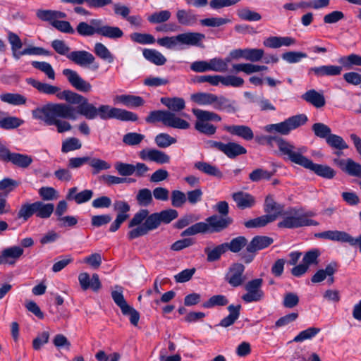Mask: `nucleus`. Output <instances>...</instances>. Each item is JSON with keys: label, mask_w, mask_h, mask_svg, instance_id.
Returning a JSON list of instances; mask_svg holds the SVG:
<instances>
[{"label": "nucleus", "mask_w": 361, "mask_h": 361, "mask_svg": "<svg viewBox=\"0 0 361 361\" xmlns=\"http://www.w3.org/2000/svg\"><path fill=\"white\" fill-rule=\"evenodd\" d=\"M59 99L64 103H48L32 111L35 119L43 121L47 126H55L59 133L69 131L72 128L71 123L64 119L75 120L76 110L71 104L78 105L77 112L85 117L89 106L88 99L82 95L71 90H63L57 94Z\"/></svg>", "instance_id": "1"}, {"label": "nucleus", "mask_w": 361, "mask_h": 361, "mask_svg": "<svg viewBox=\"0 0 361 361\" xmlns=\"http://www.w3.org/2000/svg\"><path fill=\"white\" fill-rule=\"evenodd\" d=\"M178 213L176 209H168L149 214L147 209L136 212L129 222L128 227L132 228L128 233L129 240L147 235L149 231L159 228L161 224H168L176 219Z\"/></svg>", "instance_id": "2"}, {"label": "nucleus", "mask_w": 361, "mask_h": 361, "mask_svg": "<svg viewBox=\"0 0 361 361\" xmlns=\"http://www.w3.org/2000/svg\"><path fill=\"white\" fill-rule=\"evenodd\" d=\"M78 34L82 37H91L97 34L110 39H118L123 36V32L116 26L104 25L101 19H92L90 23L80 22L76 28Z\"/></svg>", "instance_id": "3"}, {"label": "nucleus", "mask_w": 361, "mask_h": 361, "mask_svg": "<svg viewBox=\"0 0 361 361\" xmlns=\"http://www.w3.org/2000/svg\"><path fill=\"white\" fill-rule=\"evenodd\" d=\"M85 113V117L88 120H93L97 116H99L102 120L110 118H116L122 121H137L138 120V116L135 113L104 104L97 108L93 104L90 103Z\"/></svg>", "instance_id": "4"}, {"label": "nucleus", "mask_w": 361, "mask_h": 361, "mask_svg": "<svg viewBox=\"0 0 361 361\" xmlns=\"http://www.w3.org/2000/svg\"><path fill=\"white\" fill-rule=\"evenodd\" d=\"M282 216L283 220L278 223L279 228L293 229L319 224L318 221L310 219L316 216L314 212H304L301 207H289Z\"/></svg>", "instance_id": "5"}, {"label": "nucleus", "mask_w": 361, "mask_h": 361, "mask_svg": "<svg viewBox=\"0 0 361 361\" xmlns=\"http://www.w3.org/2000/svg\"><path fill=\"white\" fill-rule=\"evenodd\" d=\"M205 39V35L200 32H187L172 37H164L157 39L159 45L168 49L175 48L182 49L183 46L202 47V42Z\"/></svg>", "instance_id": "6"}, {"label": "nucleus", "mask_w": 361, "mask_h": 361, "mask_svg": "<svg viewBox=\"0 0 361 361\" xmlns=\"http://www.w3.org/2000/svg\"><path fill=\"white\" fill-rule=\"evenodd\" d=\"M145 120L147 123L161 122L165 126L181 130H186L190 127V124L187 121L166 110L152 111Z\"/></svg>", "instance_id": "7"}, {"label": "nucleus", "mask_w": 361, "mask_h": 361, "mask_svg": "<svg viewBox=\"0 0 361 361\" xmlns=\"http://www.w3.org/2000/svg\"><path fill=\"white\" fill-rule=\"evenodd\" d=\"M192 112L197 118L195 123L196 130L207 136H212L216 133V127L209 121H221V118L219 115L213 111L200 109H192Z\"/></svg>", "instance_id": "8"}, {"label": "nucleus", "mask_w": 361, "mask_h": 361, "mask_svg": "<svg viewBox=\"0 0 361 361\" xmlns=\"http://www.w3.org/2000/svg\"><path fill=\"white\" fill-rule=\"evenodd\" d=\"M307 151L305 146L300 147V150L293 161V164L301 166L307 169L314 171L317 176L326 179H331L336 175V171L327 165L318 164L304 156Z\"/></svg>", "instance_id": "9"}, {"label": "nucleus", "mask_w": 361, "mask_h": 361, "mask_svg": "<svg viewBox=\"0 0 361 361\" xmlns=\"http://www.w3.org/2000/svg\"><path fill=\"white\" fill-rule=\"evenodd\" d=\"M307 121V117L305 114H298L289 117L283 122L267 125L264 130L267 133L276 132L281 135H287L290 131L304 125Z\"/></svg>", "instance_id": "10"}, {"label": "nucleus", "mask_w": 361, "mask_h": 361, "mask_svg": "<svg viewBox=\"0 0 361 361\" xmlns=\"http://www.w3.org/2000/svg\"><path fill=\"white\" fill-rule=\"evenodd\" d=\"M262 139L268 144L275 142L281 155L283 157L284 159L288 160L292 163L300 150V147H297L293 143L279 136L269 135L263 137Z\"/></svg>", "instance_id": "11"}, {"label": "nucleus", "mask_w": 361, "mask_h": 361, "mask_svg": "<svg viewBox=\"0 0 361 361\" xmlns=\"http://www.w3.org/2000/svg\"><path fill=\"white\" fill-rule=\"evenodd\" d=\"M0 159L4 161L11 162L13 165L23 169L27 168L33 161L31 156L25 154L11 152L1 142Z\"/></svg>", "instance_id": "12"}, {"label": "nucleus", "mask_w": 361, "mask_h": 361, "mask_svg": "<svg viewBox=\"0 0 361 361\" xmlns=\"http://www.w3.org/2000/svg\"><path fill=\"white\" fill-rule=\"evenodd\" d=\"M111 297L114 302L120 307L122 314L125 316H129L130 324L137 326L140 317V313L127 303L122 291H112Z\"/></svg>", "instance_id": "13"}, {"label": "nucleus", "mask_w": 361, "mask_h": 361, "mask_svg": "<svg viewBox=\"0 0 361 361\" xmlns=\"http://www.w3.org/2000/svg\"><path fill=\"white\" fill-rule=\"evenodd\" d=\"M68 59L82 68H91L93 71H97L99 67V63L95 62L93 54L85 50L71 51Z\"/></svg>", "instance_id": "14"}, {"label": "nucleus", "mask_w": 361, "mask_h": 361, "mask_svg": "<svg viewBox=\"0 0 361 361\" xmlns=\"http://www.w3.org/2000/svg\"><path fill=\"white\" fill-rule=\"evenodd\" d=\"M263 280L262 279H255L251 280L245 285L247 293L242 296V299L246 302H258L264 297V293L262 290Z\"/></svg>", "instance_id": "15"}, {"label": "nucleus", "mask_w": 361, "mask_h": 361, "mask_svg": "<svg viewBox=\"0 0 361 361\" xmlns=\"http://www.w3.org/2000/svg\"><path fill=\"white\" fill-rule=\"evenodd\" d=\"M233 219L230 216H220L214 214L206 219L204 222L207 226L206 233H219L226 229L233 224Z\"/></svg>", "instance_id": "16"}, {"label": "nucleus", "mask_w": 361, "mask_h": 361, "mask_svg": "<svg viewBox=\"0 0 361 361\" xmlns=\"http://www.w3.org/2000/svg\"><path fill=\"white\" fill-rule=\"evenodd\" d=\"M245 267L241 263H233L228 268L226 274V281L233 287H238L243 284L246 278L244 275Z\"/></svg>", "instance_id": "17"}, {"label": "nucleus", "mask_w": 361, "mask_h": 361, "mask_svg": "<svg viewBox=\"0 0 361 361\" xmlns=\"http://www.w3.org/2000/svg\"><path fill=\"white\" fill-rule=\"evenodd\" d=\"M62 73L66 77L69 83L78 91L89 92L92 90V85L80 77L75 71L66 68L63 70Z\"/></svg>", "instance_id": "18"}, {"label": "nucleus", "mask_w": 361, "mask_h": 361, "mask_svg": "<svg viewBox=\"0 0 361 361\" xmlns=\"http://www.w3.org/2000/svg\"><path fill=\"white\" fill-rule=\"evenodd\" d=\"M334 164L337 166L343 172L353 177L361 178V164L355 162L352 159H333Z\"/></svg>", "instance_id": "19"}, {"label": "nucleus", "mask_w": 361, "mask_h": 361, "mask_svg": "<svg viewBox=\"0 0 361 361\" xmlns=\"http://www.w3.org/2000/svg\"><path fill=\"white\" fill-rule=\"evenodd\" d=\"M23 253L24 250L20 246H11L4 249L0 253V265H14Z\"/></svg>", "instance_id": "20"}, {"label": "nucleus", "mask_w": 361, "mask_h": 361, "mask_svg": "<svg viewBox=\"0 0 361 361\" xmlns=\"http://www.w3.org/2000/svg\"><path fill=\"white\" fill-rule=\"evenodd\" d=\"M139 156L144 161H154L159 164L170 161V157L167 154L156 149H144L139 152Z\"/></svg>", "instance_id": "21"}, {"label": "nucleus", "mask_w": 361, "mask_h": 361, "mask_svg": "<svg viewBox=\"0 0 361 361\" xmlns=\"http://www.w3.org/2000/svg\"><path fill=\"white\" fill-rule=\"evenodd\" d=\"M78 281L82 290L91 289L97 292L102 287V283L97 274H93L92 278L87 272H82L78 275Z\"/></svg>", "instance_id": "22"}, {"label": "nucleus", "mask_w": 361, "mask_h": 361, "mask_svg": "<svg viewBox=\"0 0 361 361\" xmlns=\"http://www.w3.org/2000/svg\"><path fill=\"white\" fill-rule=\"evenodd\" d=\"M264 211L266 216H271V218H274L275 221L284 213V205L276 202L273 195H269L265 198Z\"/></svg>", "instance_id": "23"}, {"label": "nucleus", "mask_w": 361, "mask_h": 361, "mask_svg": "<svg viewBox=\"0 0 361 361\" xmlns=\"http://www.w3.org/2000/svg\"><path fill=\"white\" fill-rule=\"evenodd\" d=\"M232 198L235 202L237 207L240 209L252 208L256 204V200L253 195L243 191L233 192Z\"/></svg>", "instance_id": "24"}, {"label": "nucleus", "mask_w": 361, "mask_h": 361, "mask_svg": "<svg viewBox=\"0 0 361 361\" xmlns=\"http://www.w3.org/2000/svg\"><path fill=\"white\" fill-rule=\"evenodd\" d=\"M177 22L182 26L192 27L197 23L198 16L190 9H178L176 13Z\"/></svg>", "instance_id": "25"}, {"label": "nucleus", "mask_w": 361, "mask_h": 361, "mask_svg": "<svg viewBox=\"0 0 361 361\" xmlns=\"http://www.w3.org/2000/svg\"><path fill=\"white\" fill-rule=\"evenodd\" d=\"M273 242V238L269 236H255L246 247V251L248 252H256L258 250L267 248L271 245Z\"/></svg>", "instance_id": "26"}, {"label": "nucleus", "mask_w": 361, "mask_h": 361, "mask_svg": "<svg viewBox=\"0 0 361 361\" xmlns=\"http://www.w3.org/2000/svg\"><path fill=\"white\" fill-rule=\"evenodd\" d=\"M114 102L129 108H137L145 104V100L142 97L132 94L116 95L114 98Z\"/></svg>", "instance_id": "27"}, {"label": "nucleus", "mask_w": 361, "mask_h": 361, "mask_svg": "<svg viewBox=\"0 0 361 361\" xmlns=\"http://www.w3.org/2000/svg\"><path fill=\"white\" fill-rule=\"evenodd\" d=\"M245 95L247 99H249V101L251 103L257 104L259 106V110L262 111H274L276 110L275 106L271 102V101L264 97L262 94L257 95L253 94L250 92H245Z\"/></svg>", "instance_id": "28"}, {"label": "nucleus", "mask_w": 361, "mask_h": 361, "mask_svg": "<svg viewBox=\"0 0 361 361\" xmlns=\"http://www.w3.org/2000/svg\"><path fill=\"white\" fill-rule=\"evenodd\" d=\"M224 130L231 135L243 138L245 140H251L254 137L252 129L244 125L226 126Z\"/></svg>", "instance_id": "29"}, {"label": "nucleus", "mask_w": 361, "mask_h": 361, "mask_svg": "<svg viewBox=\"0 0 361 361\" xmlns=\"http://www.w3.org/2000/svg\"><path fill=\"white\" fill-rule=\"evenodd\" d=\"M26 82L27 84L30 85L35 89H37L39 92L46 94H59L61 92L60 87L54 85H51L48 83L42 82L37 80H35L32 78H29L26 79Z\"/></svg>", "instance_id": "30"}, {"label": "nucleus", "mask_w": 361, "mask_h": 361, "mask_svg": "<svg viewBox=\"0 0 361 361\" xmlns=\"http://www.w3.org/2000/svg\"><path fill=\"white\" fill-rule=\"evenodd\" d=\"M301 98L318 109L323 107L326 104L324 94L313 89L302 94Z\"/></svg>", "instance_id": "31"}, {"label": "nucleus", "mask_w": 361, "mask_h": 361, "mask_svg": "<svg viewBox=\"0 0 361 361\" xmlns=\"http://www.w3.org/2000/svg\"><path fill=\"white\" fill-rule=\"evenodd\" d=\"M213 104V108L218 111H226L228 113H235L238 109L235 106V102L230 100L224 96H217L215 94Z\"/></svg>", "instance_id": "32"}, {"label": "nucleus", "mask_w": 361, "mask_h": 361, "mask_svg": "<svg viewBox=\"0 0 361 361\" xmlns=\"http://www.w3.org/2000/svg\"><path fill=\"white\" fill-rule=\"evenodd\" d=\"M341 71V66L333 65L313 67L309 70V73H313L317 77L339 75Z\"/></svg>", "instance_id": "33"}, {"label": "nucleus", "mask_w": 361, "mask_h": 361, "mask_svg": "<svg viewBox=\"0 0 361 361\" xmlns=\"http://www.w3.org/2000/svg\"><path fill=\"white\" fill-rule=\"evenodd\" d=\"M194 167L202 173L218 179H221L224 177L223 173L216 166L208 162L197 161L194 164Z\"/></svg>", "instance_id": "34"}, {"label": "nucleus", "mask_w": 361, "mask_h": 361, "mask_svg": "<svg viewBox=\"0 0 361 361\" xmlns=\"http://www.w3.org/2000/svg\"><path fill=\"white\" fill-rule=\"evenodd\" d=\"M36 16L39 19L49 22L51 25L56 20L66 18V14L64 12L54 10L40 9L37 11Z\"/></svg>", "instance_id": "35"}, {"label": "nucleus", "mask_w": 361, "mask_h": 361, "mask_svg": "<svg viewBox=\"0 0 361 361\" xmlns=\"http://www.w3.org/2000/svg\"><path fill=\"white\" fill-rule=\"evenodd\" d=\"M160 102L169 109L168 111L174 114L180 112L185 108V100L181 97H161Z\"/></svg>", "instance_id": "36"}, {"label": "nucleus", "mask_w": 361, "mask_h": 361, "mask_svg": "<svg viewBox=\"0 0 361 361\" xmlns=\"http://www.w3.org/2000/svg\"><path fill=\"white\" fill-rule=\"evenodd\" d=\"M338 264L336 262H331L326 265L324 269L318 270L312 277V283H320L327 278V275H334L338 270Z\"/></svg>", "instance_id": "37"}, {"label": "nucleus", "mask_w": 361, "mask_h": 361, "mask_svg": "<svg viewBox=\"0 0 361 361\" xmlns=\"http://www.w3.org/2000/svg\"><path fill=\"white\" fill-rule=\"evenodd\" d=\"M226 247L224 243L216 246H207L204 249V252L207 255V262H213L219 260L221 255L226 252Z\"/></svg>", "instance_id": "38"}, {"label": "nucleus", "mask_w": 361, "mask_h": 361, "mask_svg": "<svg viewBox=\"0 0 361 361\" xmlns=\"http://www.w3.org/2000/svg\"><path fill=\"white\" fill-rule=\"evenodd\" d=\"M227 309L229 312V314L227 317H224L223 319H221L220 323L219 324V326L225 328H227L233 325L235 322V321L239 318L241 305H230L227 307Z\"/></svg>", "instance_id": "39"}, {"label": "nucleus", "mask_w": 361, "mask_h": 361, "mask_svg": "<svg viewBox=\"0 0 361 361\" xmlns=\"http://www.w3.org/2000/svg\"><path fill=\"white\" fill-rule=\"evenodd\" d=\"M221 152L226 154L228 158L233 159L239 155L247 153L246 149L236 142L224 143Z\"/></svg>", "instance_id": "40"}, {"label": "nucleus", "mask_w": 361, "mask_h": 361, "mask_svg": "<svg viewBox=\"0 0 361 361\" xmlns=\"http://www.w3.org/2000/svg\"><path fill=\"white\" fill-rule=\"evenodd\" d=\"M348 233L341 231H326L317 233L314 235L316 238L328 239L333 241L346 243Z\"/></svg>", "instance_id": "41"}, {"label": "nucleus", "mask_w": 361, "mask_h": 361, "mask_svg": "<svg viewBox=\"0 0 361 361\" xmlns=\"http://www.w3.org/2000/svg\"><path fill=\"white\" fill-rule=\"evenodd\" d=\"M53 203H45L42 201L35 202L36 216L40 219H49L54 212Z\"/></svg>", "instance_id": "42"}, {"label": "nucleus", "mask_w": 361, "mask_h": 361, "mask_svg": "<svg viewBox=\"0 0 361 361\" xmlns=\"http://www.w3.org/2000/svg\"><path fill=\"white\" fill-rule=\"evenodd\" d=\"M142 54L147 61L157 66H162L166 62L165 56L156 49H144Z\"/></svg>", "instance_id": "43"}, {"label": "nucleus", "mask_w": 361, "mask_h": 361, "mask_svg": "<svg viewBox=\"0 0 361 361\" xmlns=\"http://www.w3.org/2000/svg\"><path fill=\"white\" fill-rule=\"evenodd\" d=\"M1 102L18 106L25 104L27 99L23 95L18 93H4L0 95Z\"/></svg>", "instance_id": "44"}, {"label": "nucleus", "mask_w": 361, "mask_h": 361, "mask_svg": "<svg viewBox=\"0 0 361 361\" xmlns=\"http://www.w3.org/2000/svg\"><path fill=\"white\" fill-rule=\"evenodd\" d=\"M226 249L232 252H239L244 247L247 246V240L244 236H238L233 238L229 243H224Z\"/></svg>", "instance_id": "45"}, {"label": "nucleus", "mask_w": 361, "mask_h": 361, "mask_svg": "<svg viewBox=\"0 0 361 361\" xmlns=\"http://www.w3.org/2000/svg\"><path fill=\"white\" fill-rule=\"evenodd\" d=\"M136 201L140 207H148L153 202L152 193L148 188H142L138 190L136 196Z\"/></svg>", "instance_id": "46"}, {"label": "nucleus", "mask_w": 361, "mask_h": 361, "mask_svg": "<svg viewBox=\"0 0 361 361\" xmlns=\"http://www.w3.org/2000/svg\"><path fill=\"white\" fill-rule=\"evenodd\" d=\"M171 17L169 10H161L152 13L147 16V20L151 24H161L167 22Z\"/></svg>", "instance_id": "47"}, {"label": "nucleus", "mask_w": 361, "mask_h": 361, "mask_svg": "<svg viewBox=\"0 0 361 361\" xmlns=\"http://www.w3.org/2000/svg\"><path fill=\"white\" fill-rule=\"evenodd\" d=\"M273 221H274V218H271V216H266V214H264L245 221L244 225L247 228H261Z\"/></svg>", "instance_id": "48"}, {"label": "nucleus", "mask_w": 361, "mask_h": 361, "mask_svg": "<svg viewBox=\"0 0 361 361\" xmlns=\"http://www.w3.org/2000/svg\"><path fill=\"white\" fill-rule=\"evenodd\" d=\"M215 97V94L212 93L207 92H198L193 94L191 96V99L197 103L199 105H212L214 104V100Z\"/></svg>", "instance_id": "49"}, {"label": "nucleus", "mask_w": 361, "mask_h": 361, "mask_svg": "<svg viewBox=\"0 0 361 361\" xmlns=\"http://www.w3.org/2000/svg\"><path fill=\"white\" fill-rule=\"evenodd\" d=\"M89 165L92 168V173L93 175L98 174L102 171H106L111 169L110 163L99 158H90Z\"/></svg>", "instance_id": "50"}, {"label": "nucleus", "mask_w": 361, "mask_h": 361, "mask_svg": "<svg viewBox=\"0 0 361 361\" xmlns=\"http://www.w3.org/2000/svg\"><path fill=\"white\" fill-rule=\"evenodd\" d=\"M94 51L100 59L107 61L109 63L114 61V56L107 47L101 42L94 44Z\"/></svg>", "instance_id": "51"}, {"label": "nucleus", "mask_w": 361, "mask_h": 361, "mask_svg": "<svg viewBox=\"0 0 361 361\" xmlns=\"http://www.w3.org/2000/svg\"><path fill=\"white\" fill-rule=\"evenodd\" d=\"M107 185H118L125 183H134L135 179L131 178L118 177L112 175H102L100 178Z\"/></svg>", "instance_id": "52"}, {"label": "nucleus", "mask_w": 361, "mask_h": 361, "mask_svg": "<svg viewBox=\"0 0 361 361\" xmlns=\"http://www.w3.org/2000/svg\"><path fill=\"white\" fill-rule=\"evenodd\" d=\"M326 142L331 147L336 149L343 150L348 148V145L343 137L335 134L331 133Z\"/></svg>", "instance_id": "53"}, {"label": "nucleus", "mask_w": 361, "mask_h": 361, "mask_svg": "<svg viewBox=\"0 0 361 361\" xmlns=\"http://www.w3.org/2000/svg\"><path fill=\"white\" fill-rule=\"evenodd\" d=\"M154 142L159 147L166 148L171 145L176 143L177 140L175 137H171L168 133H161L155 137Z\"/></svg>", "instance_id": "54"}, {"label": "nucleus", "mask_w": 361, "mask_h": 361, "mask_svg": "<svg viewBox=\"0 0 361 361\" xmlns=\"http://www.w3.org/2000/svg\"><path fill=\"white\" fill-rule=\"evenodd\" d=\"M36 216L35 202L33 203H25L22 204L18 212V218L27 221L32 215Z\"/></svg>", "instance_id": "55"}, {"label": "nucleus", "mask_w": 361, "mask_h": 361, "mask_svg": "<svg viewBox=\"0 0 361 361\" xmlns=\"http://www.w3.org/2000/svg\"><path fill=\"white\" fill-rule=\"evenodd\" d=\"M320 332L319 328L310 327L304 331H300L293 340V342L300 343L305 340H309L314 337Z\"/></svg>", "instance_id": "56"}, {"label": "nucleus", "mask_w": 361, "mask_h": 361, "mask_svg": "<svg viewBox=\"0 0 361 361\" xmlns=\"http://www.w3.org/2000/svg\"><path fill=\"white\" fill-rule=\"evenodd\" d=\"M312 130L317 137L325 139V140H326V138L331 133V128L327 125L322 123H314L312 126Z\"/></svg>", "instance_id": "57"}, {"label": "nucleus", "mask_w": 361, "mask_h": 361, "mask_svg": "<svg viewBox=\"0 0 361 361\" xmlns=\"http://www.w3.org/2000/svg\"><path fill=\"white\" fill-rule=\"evenodd\" d=\"M219 83H221L224 86L238 87L243 85L244 80L240 77L235 75H219Z\"/></svg>", "instance_id": "58"}, {"label": "nucleus", "mask_w": 361, "mask_h": 361, "mask_svg": "<svg viewBox=\"0 0 361 361\" xmlns=\"http://www.w3.org/2000/svg\"><path fill=\"white\" fill-rule=\"evenodd\" d=\"M82 147L80 140L77 137H69L62 142L61 151L67 153L71 151L79 149Z\"/></svg>", "instance_id": "59"}, {"label": "nucleus", "mask_w": 361, "mask_h": 361, "mask_svg": "<svg viewBox=\"0 0 361 361\" xmlns=\"http://www.w3.org/2000/svg\"><path fill=\"white\" fill-rule=\"evenodd\" d=\"M130 37L132 41L140 44H152L156 41L152 35L147 33L134 32Z\"/></svg>", "instance_id": "60"}, {"label": "nucleus", "mask_w": 361, "mask_h": 361, "mask_svg": "<svg viewBox=\"0 0 361 361\" xmlns=\"http://www.w3.org/2000/svg\"><path fill=\"white\" fill-rule=\"evenodd\" d=\"M230 21L228 18L212 17L200 20V24L205 27H216L226 25L230 23Z\"/></svg>", "instance_id": "61"}, {"label": "nucleus", "mask_w": 361, "mask_h": 361, "mask_svg": "<svg viewBox=\"0 0 361 361\" xmlns=\"http://www.w3.org/2000/svg\"><path fill=\"white\" fill-rule=\"evenodd\" d=\"M237 14L240 19L247 21H259L262 18L259 13L247 8L239 9Z\"/></svg>", "instance_id": "62"}, {"label": "nucleus", "mask_w": 361, "mask_h": 361, "mask_svg": "<svg viewBox=\"0 0 361 361\" xmlns=\"http://www.w3.org/2000/svg\"><path fill=\"white\" fill-rule=\"evenodd\" d=\"M228 303L226 296L223 295H216L211 297L207 301L203 303L204 308H212L215 306H224Z\"/></svg>", "instance_id": "63"}, {"label": "nucleus", "mask_w": 361, "mask_h": 361, "mask_svg": "<svg viewBox=\"0 0 361 361\" xmlns=\"http://www.w3.org/2000/svg\"><path fill=\"white\" fill-rule=\"evenodd\" d=\"M145 138V135L137 133H128L123 137V142L129 146L138 145Z\"/></svg>", "instance_id": "64"}]
</instances>
